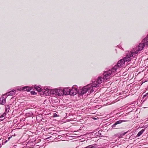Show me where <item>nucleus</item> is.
<instances>
[{
  "instance_id": "obj_11",
  "label": "nucleus",
  "mask_w": 148,
  "mask_h": 148,
  "mask_svg": "<svg viewBox=\"0 0 148 148\" xmlns=\"http://www.w3.org/2000/svg\"><path fill=\"white\" fill-rule=\"evenodd\" d=\"M6 98L2 97L0 98V104H4L6 103Z\"/></svg>"
},
{
  "instance_id": "obj_14",
  "label": "nucleus",
  "mask_w": 148,
  "mask_h": 148,
  "mask_svg": "<svg viewBox=\"0 0 148 148\" xmlns=\"http://www.w3.org/2000/svg\"><path fill=\"white\" fill-rule=\"evenodd\" d=\"M22 88V90L27 91H29L31 90L30 88L28 86H25L23 87Z\"/></svg>"
},
{
  "instance_id": "obj_6",
  "label": "nucleus",
  "mask_w": 148,
  "mask_h": 148,
  "mask_svg": "<svg viewBox=\"0 0 148 148\" xmlns=\"http://www.w3.org/2000/svg\"><path fill=\"white\" fill-rule=\"evenodd\" d=\"M70 95H75L78 92L77 88L74 87L70 89Z\"/></svg>"
},
{
  "instance_id": "obj_7",
  "label": "nucleus",
  "mask_w": 148,
  "mask_h": 148,
  "mask_svg": "<svg viewBox=\"0 0 148 148\" xmlns=\"http://www.w3.org/2000/svg\"><path fill=\"white\" fill-rule=\"evenodd\" d=\"M144 46V45L141 42L139 44L138 47H137L136 51L134 52V53L136 54L138 52V51H140L142 50Z\"/></svg>"
},
{
  "instance_id": "obj_18",
  "label": "nucleus",
  "mask_w": 148,
  "mask_h": 148,
  "mask_svg": "<svg viewBox=\"0 0 148 148\" xmlns=\"http://www.w3.org/2000/svg\"><path fill=\"white\" fill-rule=\"evenodd\" d=\"M31 93L32 95H34L37 94L36 93V92L34 91H32L31 92Z\"/></svg>"
},
{
  "instance_id": "obj_22",
  "label": "nucleus",
  "mask_w": 148,
  "mask_h": 148,
  "mask_svg": "<svg viewBox=\"0 0 148 148\" xmlns=\"http://www.w3.org/2000/svg\"><path fill=\"white\" fill-rule=\"evenodd\" d=\"M10 138V137H9V138H8V139H9V138Z\"/></svg>"
},
{
  "instance_id": "obj_2",
  "label": "nucleus",
  "mask_w": 148,
  "mask_h": 148,
  "mask_svg": "<svg viewBox=\"0 0 148 148\" xmlns=\"http://www.w3.org/2000/svg\"><path fill=\"white\" fill-rule=\"evenodd\" d=\"M102 82V78L101 77H99L96 81H95L92 83V87H97L99 86V84Z\"/></svg>"
},
{
  "instance_id": "obj_16",
  "label": "nucleus",
  "mask_w": 148,
  "mask_h": 148,
  "mask_svg": "<svg viewBox=\"0 0 148 148\" xmlns=\"http://www.w3.org/2000/svg\"><path fill=\"white\" fill-rule=\"evenodd\" d=\"M34 88L38 92H40L41 91V88L38 86H34Z\"/></svg>"
},
{
  "instance_id": "obj_20",
  "label": "nucleus",
  "mask_w": 148,
  "mask_h": 148,
  "mask_svg": "<svg viewBox=\"0 0 148 148\" xmlns=\"http://www.w3.org/2000/svg\"><path fill=\"white\" fill-rule=\"evenodd\" d=\"M58 90H55V91L56 92H58Z\"/></svg>"
},
{
  "instance_id": "obj_5",
  "label": "nucleus",
  "mask_w": 148,
  "mask_h": 148,
  "mask_svg": "<svg viewBox=\"0 0 148 148\" xmlns=\"http://www.w3.org/2000/svg\"><path fill=\"white\" fill-rule=\"evenodd\" d=\"M126 121L123 120H120L118 121H116L115 122L112 126V128L116 129L119 128L118 127V126L116 125L118 124H120L123 122H125Z\"/></svg>"
},
{
  "instance_id": "obj_8",
  "label": "nucleus",
  "mask_w": 148,
  "mask_h": 148,
  "mask_svg": "<svg viewBox=\"0 0 148 148\" xmlns=\"http://www.w3.org/2000/svg\"><path fill=\"white\" fill-rule=\"evenodd\" d=\"M125 62H124V60L123 59H121L118 62L117 65H115V66H116V67L118 66L119 67H120L121 66H122L124 64Z\"/></svg>"
},
{
  "instance_id": "obj_9",
  "label": "nucleus",
  "mask_w": 148,
  "mask_h": 148,
  "mask_svg": "<svg viewBox=\"0 0 148 148\" xmlns=\"http://www.w3.org/2000/svg\"><path fill=\"white\" fill-rule=\"evenodd\" d=\"M16 90H11L9 92L6 93L5 95H3L4 96L5 95H6L7 96H9L10 95L13 96L15 95V94Z\"/></svg>"
},
{
  "instance_id": "obj_13",
  "label": "nucleus",
  "mask_w": 148,
  "mask_h": 148,
  "mask_svg": "<svg viewBox=\"0 0 148 148\" xmlns=\"http://www.w3.org/2000/svg\"><path fill=\"white\" fill-rule=\"evenodd\" d=\"M6 115L5 112L4 113L2 114L0 116V120L2 121L5 119V116Z\"/></svg>"
},
{
  "instance_id": "obj_17",
  "label": "nucleus",
  "mask_w": 148,
  "mask_h": 148,
  "mask_svg": "<svg viewBox=\"0 0 148 148\" xmlns=\"http://www.w3.org/2000/svg\"><path fill=\"white\" fill-rule=\"evenodd\" d=\"M9 106H7L5 107V112L7 113L9 112Z\"/></svg>"
},
{
  "instance_id": "obj_21",
  "label": "nucleus",
  "mask_w": 148,
  "mask_h": 148,
  "mask_svg": "<svg viewBox=\"0 0 148 148\" xmlns=\"http://www.w3.org/2000/svg\"><path fill=\"white\" fill-rule=\"evenodd\" d=\"M56 115H57V114L56 113H55L54 115V116H56Z\"/></svg>"
},
{
  "instance_id": "obj_10",
  "label": "nucleus",
  "mask_w": 148,
  "mask_h": 148,
  "mask_svg": "<svg viewBox=\"0 0 148 148\" xmlns=\"http://www.w3.org/2000/svg\"><path fill=\"white\" fill-rule=\"evenodd\" d=\"M70 90L69 88H64L63 91V93L65 95H70Z\"/></svg>"
},
{
  "instance_id": "obj_1",
  "label": "nucleus",
  "mask_w": 148,
  "mask_h": 148,
  "mask_svg": "<svg viewBox=\"0 0 148 148\" xmlns=\"http://www.w3.org/2000/svg\"><path fill=\"white\" fill-rule=\"evenodd\" d=\"M117 68H116V66H114L113 67L112 70H109L107 71H105L103 74V79L106 80L110 77V75L113 73H114L116 71Z\"/></svg>"
},
{
  "instance_id": "obj_19",
  "label": "nucleus",
  "mask_w": 148,
  "mask_h": 148,
  "mask_svg": "<svg viewBox=\"0 0 148 148\" xmlns=\"http://www.w3.org/2000/svg\"><path fill=\"white\" fill-rule=\"evenodd\" d=\"M148 95V92L146 93L145 95H144L143 97V98H144L145 97Z\"/></svg>"
},
{
  "instance_id": "obj_3",
  "label": "nucleus",
  "mask_w": 148,
  "mask_h": 148,
  "mask_svg": "<svg viewBox=\"0 0 148 148\" xmlns=\"http://www.w3.org/2000/svg\"><path fill=\"white\" fill-rule=\"evenodd\" d=\"M134 52H131V53L127 55L126 57H124L123 59L124 60V62H129L131 60V57H133L134 55Z\"/></svg>"
},
{
  "instance_id": "obj_4",
  "label": "nucleus",
  "mask_w": 148,
  "mask_h": 148,
  "mask_svg": "<svg viewBox=\"0 0 148 148\" xmlns=\"http://www.w3.org/2000/svg\"><path fill=\"white\" fill-rule=\"evenodd\" d=\"M89 88H89L88 86L84 87L81 90L80 92H79V95H82L83 94L86 93L88 90H89Z\"/></svg>"
},
{
  "instance_id": "obj_15",
  "label": "nucleus",
  "mask_w": 148,
  "mask_h": 148,
  "mask_svg": "<svg viewBox=\"0 0 148 148\" xmlns=\"http://www.w3.org/2000/svg\"><path fill=\"white\" fill-rule=\"evenodd\" d=\"M144 130V129L141 130L137 134V136H140L143 132Z\"/></svg>"
},
{
  "instance_id": "obj_12",
  "label": "nucleus",
  "mask_w": 148,
  "mask_h": 148,
  "mask_svg": "<svg viewBox=\"0 0 148 148\" xmlns=\"http://www.w3.org/2000/svg\"><path fill=\"white\" fill-rule=\"evenodd\" d=\"M142 42L144 45H148V36L146 37L142 41Z\"/></svg>"
}]
</instances>
